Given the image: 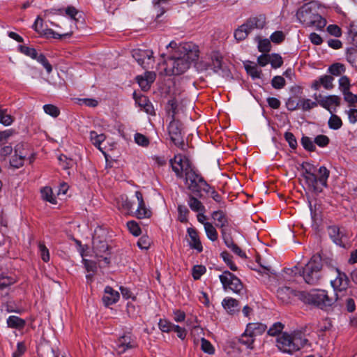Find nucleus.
Segmentation results:
<instances>
[{"instance_id": "f257e3e1", "label": "nucleus", "mask_w": 357, "mask_h": 357, "mask_svg": "<svg viewBox=\"0 0 357 357\" xmlns=\"http://www.w3.org/2000/svg\"><path fill=\"white\" fill-rule=\"evenodd\" d=\"M198 57L197 45L192 43L180 44L174 54L165 61L166 74L178 75L183 73Z\"/></svg>"}, {"instance_id": "f03ea898", "label": "nucleus", "mask_w": 357, "mask_h": 357, "mask_svg": "<svg viewBox=\"0 0 357 357\" xmlns=\"http://www.w3.org/2000/svg\"><path fill=\"white\" fill-rule=\"evenodd\" d=\"M317 3L311 1L303 5L296 13V17L305 26H313L321 30L326 24V20L317 12Z\"/></svg>"}, {"instance_id": "7ed1b4c3", "label": "nucleus", "mask_w": 357, "mask_h": 357, "mask_svg": "<svg viewBox=\"0 0 357 357\" xmlns=\"http://www.w3.org/2000/svg\"><path fill=\"white\" fill-rule=\"evenodd\" d=\"M308 340L301 333H282L276 339V347L282 353L292 354L307 344Z\"/></svg>"}, {"instance_id": "20e7f679", "label": "nucleus", "mask_w": 357, "mask_h": 357, "mask_svg": "<svg viewBox=\"0 0 357 357\" xmlns=\"http://www.w3.org/2000/svg\"><path fill=\"white\" fill-rule=\"evenodd\" d=\"M322 259L320 255H313L305 266L302 268L299 273L302 275L305 282L310 285H318L320 284L323 274Z\"/></svg>"}, {"instance_id": "39448f33", "label": "nucleus", "mask_w": 357, "mask_h": 357, "mask_svg": "<svg viewBox=\"0 0 357 357\" xmlns=\"http://www.w3.org/2000/svg\"><path fill=\"white\" fill-rule=\"evenodd\" d=\"M185 184L187 188L196 196L202 197V191L209 192L211 186L191 165L185 169Z\"/></svg>"}, {"instance_id": "423d86ee", "label": "nucleus", "mask_w": 357, "mask_h": 357, "mask_svg": "<svg viewBox=\"0 0 357 357\" xmlns=\"http://www.w3.org/2000/svg\"><path fill=\"white\" fill-rule=\"evenodd\" d=\"M266 23V16L265 14L261 13L250 16L234 31V38L237 41H242L255 29H264Z\"/></svg>"}, {"instance_id": "0eeeda50", "label": "nucleus", "mask_w": 357, "mask_h": 357, "mask_svg": "<svg viewBox=\"0 0 357 357\" xmlns=\"http://www.w3.org/2000/svg\"><path fill=\"white\" fill-rule=\"evenodd\" d=\"M298 298L305 303L315 305L321 309L332 305L333 301L325 290L316 289L310 292L301 291Z\"/></svg>"}, {"instance_id": "6e6552de", "label": "nucleus", "mask_w": 357, "mask_h": 357, "mask_svg": "<svg viewBox=\"0 0 357 357\" xmlns=\"http://www.w3.org/2000/svg\"><path fill=\"white\" fill-rule=\"evenodd\" d=\"M220 280L225 291L231 290L236 294H240L243 284L241 280L229 271H225L219 276Z\"/></svg>"}, {"instance_id": "1a4fd4ad", "label": "nucleus", "mask_w": 357, "mask_h": 357, "mask_svg": "<svg viewBox=\"0 0 357 357\" xmlns=\"http://www.w3.org/2000/svg\"><path fill=\"white\" fill-rule=\"evenodd\" d=\"M153 52L150 50H133L132 57L145 70L152 69L154 65Z\"/></svg>"}, {"instance_id": "9d476101", "label": "nucleus", "mask_w": 357, "mask_h": 357, "mask_svg": "<svg viewBox=\"0 0 357 357\" xmlns=\"http://www.w3.org/2000/svg\"><path fill=\"white\" fill-rule=\"evenodd\" d=\"M181 123L178 121H172L168 126V133L171 141L181 149H185V143L181 130Z\"/></svg>"}, {"instance_id": "9b49d317", "label": "nucleus", "mask_w": 357, "mask_h": 357, "mask_svg": "<svg viewBox=\"0 0 357 357\" xmlns=\"http://www.w3.org/2000/svg\"><path fill=\"white\" fill-rule=\"evenodd\" d=\"M337 276L335 280L331 281V284L333 287L337 299H339L342 295V293L347 291L349 287V278L344 273L340 272L335 268Z\"/></svg>"}, {"instance_id": "f8f14e48", "label": "nucleus", "mask_w": 357, "mask_h": 357, "mask_svg": "<svg viewBox=\"0 0 357 357\" xmlns=\"http://www.w3.org/2000/svg\"><path fill=\"white\" fill-rule=\"evenodd\" d=\"M172 170L178 178L183 176L185 174V169L188 165H191L189 160L181 154L176 155L174 158L169 160Z\"/></svg>"}, {"instance_id": "ddd939ff", "label": "nucleus", "mask_w": 357, "mask_h": 357, "mask_svg": "<svg viewBox=\"0 0 357 357\" xmlns=\"http://www.w3.org/2000/svg\"><path fill=\"white\" fill-rule=\"evenodd\" d=\"M312 167L308 169L305 168L303 172V177L305 180V183L308 188L316 193L322 192V185L319 183V178L312 172Z\"/></svg>"}, {"instance_id": "4468645a", "label": "nucleus", "mask_w": 357, "mask_h": 357, "mask_svg": "<svg viewBox=\"0 0 357 357\" xmlns=\"http://www.w3.org/2000/svg\"><path fill=\"white\" fill-rule=\"evenodd\" d=\"M24 144H18L15 147V154L10 160V166L18 169L24 165L26 153H24Z\"/></svg>"}, {"instance_id": "2eb2a0df", "label": "nucleus", "mask_w": 357, "mask_h": 357, "mask_svg": "<svg viewBox=\"0 0 357 357\" xmlns=\"http://www.w3.org/2000/svg\"><path fill=\"white\" fill-rule=\"evenodd\" d=\"M314 98L320 106L330 111L331 112V107L332 105L340 106L341 101L340 98L335 95H330L323 97L321 95L317 96V94H314Z\"/></svg>"}, {"instance_id": "dca6fc26", "label": "nucleus", "mask_w": 357, "mask_h": 357, "mask_svg": "<svg viewBox=\"0 0 357 357\" xmlns=\"http://www.w3.org/2000/svg\"><path fill=\"white\" fill-rule=\"evenodd\" d=\"M136 347V341L130 334H126L120 337L116 342V348L120 354L124 353L126 350Z\"/></svg>"}, {"instance_id": "f3484780", "label": "nucleus", "mask_w": 357, "mask_h": 357, "mask_svg": "<svg viewBox=\"0 0 357 357\" xmlns=\"http://www.w3.org/2000/svg\"><path fill=\"white\" fill-rule=\"evenodd\" d=\"M135 197L138 202V207L135 211V216L139 219L150 218L151 211L146 207L142 192L140 191H136Z\"/></svg>"}, {"instance_id": "a211bd4d", "label": "nucleus", "mask_w": 357, "mask_h": 357, "mask_svg": "<svg viewBox=\"0 0 357 357\" xmlns=\"http://www.w3.org/2000/svg\"><path fill=\"white\" fill-rule=\"evenodd\" d=\"M333 81L334 78L331 75H324L314 80L311 87L314 90H319L322 86L326 90H331L334 88Z\"/></svg>"}, {"instance_id": "6ab92c4d", "label": "nucleus", "mask_w": 357, "mask_h": 357, "mask_svg": "<svg viewBox=\"0 0 357 357\" xmlns=\"http://www.w3.org/2000/svg\"><path fill=\"white\" fill-rule=\"evenodd\" d=\"M209 66L213 70V72L218 73L222 76H228L229 71L224 66L222 62V58L218 54H215L211 57V63L209 64Z\"/></svg>"}, {"instance_id": "aec40b11", "label": "nucleus", "mask_w": 357, "mask_h": 357, "mask_svg": "<svg viewBox=\"0 0 357 357\" xmlns=\"http://www.w3.org/2000/svg\"><path fill=\"white\" fill-rule=\"evenodd\" d=\"M187 232L189 236L188 244L190 248L196 250L198 252H202L203 247L197 230L190 227L188 228Z\"/></svg>"}, {"instance_id": "412c9836", "label": "nucleus", "mask_w": 357, "mask_h": 357, "mask_svg": "<svg viewBox=\"0 0 357 357\" xmlns=\"http://www.w3.org/2000/svg\"><path fill=\"white\" fill-rule=\"evenodd\" d=\"M120 298L119 293L109 286H107L104 290L102 301L105 306H109L116 303Z\"/></svg>"}, {"instance_id": "4be33fe9", "label": "nucleus", "mask_w": 357, "mask_h": 357, "mask_svg": "<svg viewBox=\"0 0 357 357\" xmlns=\"http://www.w3.org/2000/svg\"><path fill=\"white\" fill-rule=\"evenodd\" d=\"M328 232L331 237V238L333 240V241L342 247L344 246V243L343 241V238L344 236V234L343 232L340 230V229L336 226V225H332L329 226L328 227Z\"/></svg>"}, {"instance_id": "5701e85b", "label": "nucleus", "mask_w": 357, "mask_h": 357, "mask_svg": "<svg viewBox=\"0 0 357 357\" xmlns=\"http://www.w3.org/2000/svg\"><path fill=\"white\" fill-rule=\"evenodd\" d=\"M93 249L97 257H102L103 255H108L109 245L106 241L93 239Z\"/></svg>"}, {"instance_id": "b1692460", "label": "nucleus", "mask_w": 357, "mask_h": 357, "mask_svg": "<svg viewBox=\"0 0 357 357\" xmlns=\"http://www.w3.org/2000/svg\"><path fill=\"white\" fill-rule=\"evenodd\" d=\"M211 217L216 222V227L222 229L228 225V218L223 211L219 210L213 211L211 214Z\"/></svg>"}, {"instance_id": "393cba45", "label": "nucleus", "mask_w": 357, "mask_h": 357, "mask_svg": "<svg viewBox=\"0 0 357 357\" xmlns=\"http://www.w3.org/2000/svg\"><path fill=\"white\" fill-rule=\"evenodd\" d=\"M222 306L230 314H234L239 312L238 301L233 298H226L222 301Z\"/></svg>"}, {"instance_id": "a878e982", "label": "nucleus", "mask_w": 357, "mask_h": 357, "mask_svg": "<svg viewBox=\"0 0 357 357\" xmlns=\"http://www.w3.org/2000/svg\"><path fill=\"white\" fill-rule=\"evenodd\" d=\"M247 333H250L255 337L262 335L267 329L266 325L261 323H250L246 327Z\"/></svg>"}, {"instance_id": "bb28decb", "label": "nucleus", "mask_w": 357, "mask_h": 357, "mask_svg": "<svg viewBox=\"0 0 357 357\" xmlns=\"http://www.w3.org/2000/svg\"><path fill=\"white\" fill-rule=\"evenodd\" d=\"M6 323L8 328L17 330L24 328L26 325L24 319L14 315L8 317L6 320Z\"/></svg>"}, {"instance_id": "cd10ccee", "label": "nucleus", "mask_w": 357, "mask_h": 357, "mask_svg": "<svg viewBox=\"0 0 357 357\" xmlns=\"http://www.w3.org/2000/svg\"><path fill=\"white\" fill-rule=\"evenodd\" d=\"M188 204L190 209L195 212H205V206L203 204L192 195H189Z\"/></svg>"}, {"instance_id": "c85d7f7f", "label": "nucleus", "mask_w": 357, "mask_h": 357, "mask_svg": "<svg viewBox=\"0 0 357 357\" xmlns=\"http://www.w3.org/2000/svg\"><path fill=\"white\" fill-rule=\"evenodd\" d=\"M345 71L346 67L341 63H334L331 64L327 70V72L330 74L329 75H331L333 77V76H341L345 73Z\"/></svg>"}, {"instance_id": "c756f323", "label": "nucleus", "mask_w": 357, "mask_h": 357, "mask_svg": "<svg viewBox=\"0 0 357 357\" xmlns=\"http://www.w3.org/2000/svg\"><path fill=\"white\" fill-rule=\"evenodd\" d=\"M238 341L241 344L245 345L248 349H252L253 344L255 342V337L250 333H247V329H245V332L238 339Z\"/></svg>"}, {"instance_id": "7c9ffc66", "label": "nucleus", "mask_w": 357, "mask_h": 357, "mask_svg": "<svg viewBox=\"0 0 357 357\" xmlns=\"http://www.w3.org/2000/svg\"><path fill=\"white\" fill-rule=\"evenodd\" d=\"M170 0H153V8L157 12V18L160 17L162 15H163L166 10L167 8L165 6L168 5Z\"/></svg>"}, {"instance_id": "2f4dec72", "label": "nucleus", "mask_w": 357, "mask_h": 357, "mask_svg": "<svg viewBox=\"0 0 357 357\" xmlns=\"http://www.w3.org/2000/svg\"><path fill=\"white\" fill-rule=\"evenodd\" d=\"M133 98L137 105L140 107L144 108L147 112H149L151 105L146 96L144 95H137L136 92H134Z\"/></svg>"}, {"instance_id": "473e14b6", "label": "nucleus", "mask_w": 357, "mask_h": 357, "mask_svg": "<svg viewBox=\"0 0 357 357\" xmlns=\"http://www.w3.org/2000/svg\"><path fill=\"white\" fill-rule=\"evenodd\" d=\"M105 138L106 137L104 134H98L96 131L90 132L91 142L100 151H102L100 144L105 141Z\"/></svg>"}, {"instance_id": "72a5a7b5", "label": "nucleus", "mask_w": 357, "mask_h": 357, "mask_svg": "<svg viewBox=\"0 0 357 357\" xmlns=\"http://www.w3.org/2000/svg\"><path fill=\"white\" fill-rule=\"evenodd\" d=\"M63 11H65V14L69 16L71 19L74 20H77L75 18L76 15L78 13L77 10L72 6H68L65 10L63 9H58L54 10V11H50L52 14H60L63 15Z\"/></svg>"}, {"instance_id": "f704fd0d", "label": "nucleus", "mask_w": 357, "mask_h": 357, "mask_svg": "<svg viewBox=\"0 0 357 357\" xmlns=\"http://www.w3.org/2000/svg\"><path fill=\"white\" fill-rule=\"evenodd\" d=\"M284 328V325L280 322H275L274 323L268 330L267 333L270 336H280L282 333V331H283Z\"/></svg>"}, {"instance_id": "c9c22d12", "label": "nucleus", "mask_w": 357, "mask_h": 357, "mask_svg": "<svg viewBox=\"0 0 357 357\" xmlns=\"http://www.w3.org/2000/svg\"><path fill=\"white\" fill-rule=\"evenodd\" d=\"M15 282V280L8 276H0V294H3V291L9 289V287Z\"/></svg>"}, {"instance_id": "e433bc0d", "label": "nucleus", "mask_w": 357, "mask_h": 357, "mask_svg": "<svg viewBox=\"0 0 357 357\" xmlns=\"http://www.w3.org/2000/svg\"><path fill=\"white\" fill-rule=\"evenodd\" d=\"M14 121V118L7 113V109H3L0 106V123L6 126H10Z\"/></svg>"}, {"instance_id": "4c0bfd02", "label": "nucleus", "mask_w": 357, "mask_h": 357, "mask_svg": "<svg viewBox=\"0 0 357 357\" xmlns=\"http://www.w3.org/2000/svg\"><path fill=\"white\" fill-rule=\"evenodd\" d=\"M204 229L207 237L212 241H215L218 239V232L214 226L211 222H206L204 224Z\"/></svg>"}, {"instance_id": "58836bf2", "label": "nucleus", "mask_w": 357, "mask_h": 357, "mask_svg": "<svg viewBox=\"0 0 357 357\" xmlns=\"http://www.w3.org/2000/svg\"><path fill=\"white\" fill-rule=\"evenodd\" d=\"M42 35L45 36L46 38L51 37L56 39H61L66 36H70L72 35V32L64 34H59L51 29L45 28L42 30Z\"/></svg>"}, {"instance_id": "ea45409f", "label": "nucleus", "mask_w": 357, "mask_h": 357, "mask_svg": "<svg viewBox=\"0 0 357 357\" xmlns=\"http://www.w3.org/2000/svg\"><path fill=\"white\" fill-rule=\"evenodd\" d=\"M338 84L339 89L342 92V93L347 91H350L351 86V80L347 76H341L338 80Z\"/></svg>"}, {"instance_id": "a19ab883", "label": "nucleus", "mask_w": 357, "mask_h": 357, "mask_svg": "<svg viewBox=\"0 0 357 357\" xmlns=\"http://www.w3.org/2000/svg\"><path fill=\"white\" fill-rule=\"evenodd\" d=\"M318 105L319 103L316 100L315 101H312L309 98H301L300 108L303 111H309L312 108L316 107Z\"/></svg>"}, {"instance_id": "79ce46f5", "label": "nucleus", "mask_w": 357, "mask_h": 357, "mask_svg": "<svg viewBox=\"0 0 357 357\" xmlns=\"http://www.w3.org/2000/svg\"><path fill=\"white\" fill-rule=\"evenodd\" d=\"M319 183L322 185V187L327 186V180L329 177L330 172L329 170L324 166H321L319 169Z\"/></svg>"}, {"instance_id": "37998d69", "label": "nucleus", "mask_w": 357, "mask_h": 357, "mask_svg": "<svg viewBox=\"0 0 357 357\" xmlns=\"http://www.w3.org/2000/svg\"><path fill=\"white\" fill-rule=\"evenodd\" d=\"M328 127L333 130H338L342 126L341 119L336 114H332L328 122Z\"/></svg>"}, {"instance_id": "c03bdc74", "label": "nucleus", "mask_w": 357, "mask_h": 357, "mask_svg": "<svg viewBox=\"0 0 357 357\" xmlns=\"http://www.w3.org/2000/svg\"><path fill=\"white\" fill-rule=\"evenodd\" d=\"M301 99L298 100L296 96L290 97L286 102V107L289 111H295L300 109Z\"/></svg>"}, {"instance_id": "a18cd8bd", "label": "nucleus", "mask_w": 357, "mask_h": 357, "mask_svg": "<svg viewBox=\"0 0 357 357\" xmlns=\"http://www.w3.org/2000/svg\"><path fill=\"white\" fill-rule=\"evenodd\" d=\"M301 144L303 148L310 152L314 151L316 150V146L314 145V140L307 136H303L301 138Z\"/></svg>"}, {"instance_id": "49530a36", "label": "nucleus", "mask_w": 357, "mask_h": 357, "mask_svg": "<svg viewBox=\"0 0 357 357\" xmlns=\"http://www.w3.org/2000/svg\"><path fill=\"white\" fill-rule=\"evenodd\" d=\"M19 50L20 52L25 54L26 56H28L31 57V59H34L35 58H37V51L36 49L29 47L28 46L25 45H20Z\"/></svg>"}, {"instance_id": "de8ad7c7", "label": "nucleus", "mask_w": 357, "mask_h": 357, "mask_svg": "<svg viewBox=\"0 0 357 357\" xmlns=\"http://www.w3.org/2000/svg\"><path fill=\"white\" fill-rule=\"evenodd\" d=\"M178 220L181 222L185 223L188 221V215L189 213V210L184 205H178Z\"/></svg>"}, {"instance_id": "09e8293b", "label": "nucleus", "mask_w": 357, "mask_h": 357, "mask_svg": "<svg viewBox=\"0 0 357 357\" xmlns=\"http://www.w3.org/2000/svg\"><path fill=\"white\" fill-rule=\"evenodd\" d=\"M34 59L37 60L38 62L43 66L47 73H50L52 72V65L49 63L48 60L43 54H37V58H35Z\"/></svg>"}, {"instance_id": "8fccbe9b", "label": "nucleus", "mask_w": 357, "mask_h": 357, "mask_svg": "<svg viewBox=\"0 0 357 357\" xmlns=\"http://www.w3.org/2000/svg\"><path fill=\"white\" fill-rule=\"evenodd\" d=\"M127 227L129 231L135 236H138L141 234V229L139 225L135 221H128L127 222Z\"/></svg>"}, {"instance_id": "3c124183", "label": "nucleus", "mask_w": 357, "mask_h": 357, "mask_svg": "<svg viewBox=\"0 0 357 357\" xmlns=\"http://www.w3.org/2000/svg\"><path fill=\"white\" fill-rule=\"evenodd\" d=\"M314 145L317 144L319 147L324 148L328 145L330 139L324 135H319L314 139Z\"/></svg>"}, {"instance_id": "603ef678", "label": "nucleus", "mask_w": 357, "mask_h": 357, "mask_svg": "<svg viewBox=\"0 0 357 357\" xmlns=\"http://www.w3.org/2000/svg\"><path fill=\"white\" fill-rule=\"evenodd\" d=\"M347 60L352 66H355L357 63V49L351 48L347 52Z\"/></svg>"}, {"instance_id": "864d4df0", "label": "nucleus", "mask_w": 357, "mask_h": 357, "mask_svg": "<svg viewBox=\"0 0 357 357\" xmlns=\"http://www.w3.org/2000/svg\"><path fill=\"white\" fill-rule=\"evenodd\" d=\"M43 109L46 114L52 116V117H57L60 114L59 108L51 104L45 105L43 106Z\"/></svg>"}, {"instance_id": "5fc2aeb1", "label": "nucleus", "mask_w": 357, "mask_h": 357, "mask_svg": "<svg viewBox=\"0 0 357 357\" xmlns=\"http://www.w3.org/2000/svg\"><path fill=\"white\" fill-rule=\"evenodd\" d=\"M201 348L204 352L207 353L208 354H213L214 353V347L208 340H207L204 337H202L201 339Z\"/></svg>"}, {"instance_id": "6e6d98bb", "label": "nucleus", "mask_w": 357, "mask_h": 357, "mask_svg": "<svg viewBox=\"0 0 357 357\" xmlns=\"http://www.w3.org/2000/svg\"><path fill=\"white\" fill-rule=\"evenodd\" d=\"M174 324L166 319H160L158 323L159 328L164 333H169L173 330Z\"/></svg>"}, {"instance_id": "4d7b16f0", "label": "nucleus", "mask_w": 357, "mask_h": 357, "mask_svg": "<svg viewBox=\"0 0 357 357\" xmlns=\"http://www.w3.org/2000/svg\"><path fill=\"white\" fill-rule=\"evenodd\" d=\"M221 257L223 259L224 261L227 264V266L229 267V268L233 271H237V266L235 265V264L232 261L231 258L232 257L230 255L229 253L227 252H222L221 253Z\"/></svg>"}, {"instance_id": "13d9d810", "label": "nucleus", "mask_w": 357, "mask_h": 357, "mask_svg": "<svg viewBox=\"0 0 357 357\" xmlns=\"http://www.w3.org/2000/svg\"><path fill=\"white\" fill-rule=\"evenodd\" d=\"M134 139L136 144L144 147H146L149 144V139L148 137L139 132L135 135Z\"/></svg>"}, {"instance_id": "bf43d9fd", "label": "nucleus", "mask_w": 357, "mask_h": 357, "mask_svg": "<svg viewBox=\"0 0 357 357\" xmlns=\"http://www.w3.org/2000/svg\"><path fill=\"white\" fill-rule=\"evenodd\" d=\"M271 40L275 44L282 43L285 39V35L282 31H276L270 36Z\"/></svg>"}, {"instance_id": "052dcab7", "label": "nucleus", "mask_w": 357, "mask_h": 357, "mask_svg": "<svg viewBox=\"0 0 357 357\" xmlns=\"http://www.w3.org/2000/svg\"><path fill=\"white\" fill-rule=\"evenodd\" d=\"M258 49L261 52H268L271 49V41L268 39L259 40L258 43Z\"/></svg>"}, {"instance_id": "680f3d73", "label": "nucleus", "mask_w": 357, "mask_h": 357, "mask_svg": "<svg viewBox=\"0 0 357 357\" xmlns=\"http://www.w3.org/2000/svg\"><path fill=\"white\" fill-rule=\"evenodd\" d=\"M39 252L41 257V259L43 261L47 262L50 260V252L47 248L43 243H39L38 244Z\"/></svg>"}, {"instance_id": "e2e57ef3", "label": "nucleus", "mask_w": 357, "mask_h": 357, "mask_svg": "<svg viewBox=\"0 0 357 357\" xmlns=\"http://www.w3.org/2000/svg\"><path fill=\"white\" fill-rule=\"evenodd\" d=\"M344 100L349 103L350 106L354 105L357 102V95L354 94L351 91L342 93Z\"/></svg>"}, {"instance_id": "0e129e2a", "label": "nucleus", "mask_w": 357, "mask_h": 357, "mask_svg": "<svg viewBox=\"0 0 357 357\" xmlns=\"http://www.w3.org/2000/svg\"><path fill=\"white\" fill-rule=\"evenodd\" d=\"M284 137L292 149H295L297 147V140L292 132H286Z\"/></svg>"}, {"instance_id": "69168bd1", "label": "nucleus", "mask_w": 357, "mask_h": 357, "mask_svg": "<svg viewBox=\"0 0 357 357\" xmlns=\"http://www.w3.org/2000/svg\"><path fill=\"white\" fill-rule=\"evenodd\" d=\"M270 63L273 68H278L282 65L283 61L279 54H274L270 56Z\"/></svg>"}, {"instance_id": "338daca9", "label": "nucleus", "mask_w": 357, "mask_h": 357, "mask_svg": "<svg viewBox=\"0 0 357 357\" xmlns=\"http://www.w3.org/2000/svg\"><path fill=\"white\" fill-rule=\"evenodd\" d=\"M272 86L280 89L285 85V79L282 76H275L271 81Z\"/></svg>"}, {"instance_id": "774afa93", "label": "nucleus", "mask_w": 357, "mask_h": 357, "mask_svg": "<svg viewBox=\"0 0 357 357\" xmlns=\"http://www.w3.org/2000/svg\"><path fill=\"white\" fill-rule=\"evenodd\" d=\"M26 347L23 342L17 344V349L13 354V357H21L26 351Z\"/></svg>"}]
</instances>
